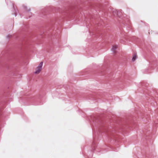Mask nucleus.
Returning <instances> with one entry per match:
<instances>
[{"label": "nucleus", "mask_w": 158, "mask_h": 158, "mask_svg": "<svg viewBox=\"0 0 158 158\" xmlns=\"http://www.w3.org/2000/svg\"><path fill=\"white\" fill-rule=\"evenodd\" d=\"M117 48V46L116 45H114L113 46L112 48V51L114 52H116V49Z\"/></svg>", "instance_id": "f03ea898"}, {"label": "nucleus", "mask_w": 158, "mask_h": 158, "mask_svg": "<svg viewBox=\"0 0 158 158\" xmlns=\"http://www.w3.org/2000/svg\"><path fill=\"white\" fill-rule=\"evenodd\" d=\"M137 57V56L136 54L133 55L132 60L133 61H134Z\"/></svg>", "instance_id": "7ed1b4c3"}, {"label": "nucleus", "mask_w": 158, "mask_h": 158, "mask_svg": "<svg viewBox=\"0 0 158 158\" xmlns=\"http://www.w3.org/2000/svg\"><path fill=\"white\" fill-rule=\"evenodd\" d=\"M43 62H41L38 66L36 68L35 70L36 71L35 73L36 74H39L42 69V67L43 65Z\"/></svg>", "instance_id": "f257e3e1"}]
</instances>
